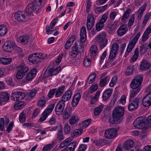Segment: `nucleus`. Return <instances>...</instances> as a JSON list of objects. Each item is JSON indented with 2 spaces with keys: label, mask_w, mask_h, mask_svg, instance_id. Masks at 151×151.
I'll return each instance as SVG.
<instances>
[{
  "label": "nucleus",
  "mask_w": 151,
  "mask_h": 151,
  "mask_svg": "<svg viewBox=\"0 0 151 151\" xmlns=\"http://www.w3.org/2000/svg\"><path fill=\"white\" fill-rule=\"evenodd\" d=\"M104 108V105L101 104L94 108V114L95 116L99 115L101 113Z\"/></svg>",
  "instance_id": "nucleus-37"
},
{
  "label": "nucleus",
  "mask_w": 151,
  "mask_h": 151,
  "mask_svg": "<svg viewBox=\"0 0 151 151\" xmlns=\"http://www.w3.org/2000/svg\"><path fill=\"white\" fill-rule=\"evenodd\" d=\"M29 38V36L27 35H23L19 37V41L22 44H27Z\"/></svg>",
  "instance_id": "nucleus-32"
},
{
  "label": "nucleus",
  "mask_w": 151,
  "mask_h": 151,
  "mask_svg": "<svg viewBox=\"0 0 151 151\" xmlns=\"http://www.w3.org/2000/svg\"><path fill=\"white\" fill-rule=\"evenodd\" d=\"M29 70V68L28 67L22 64H20L16 75V78L18 79L22 78Z\"/></svg>",
  "instance_id": "nucleus-5"
},
{
  "label": "nucleus",
  "mask_w": 151,
  "mask_h": 151,
  "mask_svg": "<svg viewBox=\"0 0 151 151\" xmlns=\"http://www.w3.org/2000/svg\"><path fill=\"white\" fill-rule=\"evenodd\" d=\"M91 119H88L85 120L81 123H80V127L82 129H85L89 125L91 122Z\"/></svg>",
  "instance_id": "nucleus-40"
},
{
  "label": "nucleus",
  "mask_w": 151,
  "mask_h": 151,
  "mask_svg": "<svg viewBox=\"0 0 151 151\" xmlns=\"http://www.w3.org/2000/svg\"><path fill=\"white\" fill-rule=\"evenodd\" d=\"M133 125L136 129H143L145 126L143 118L140 117L137 118L134 122Z\"/></svg>",
  "instance_id": "nucleus-14"
},
{
  "label": "nucleus",
  "mask_w": 151,
  "mask_h": 151,
  "mask_svg": "<svg viewBox=\"0 0 151 151\" xmlns=\"http://www.w3.org/2000/svg\"><path fill=\"white\" fill-rule=\"evenodd\" d=\"M96 40L99 43L101 49H102L106 46L107 43L105 33L102 32L99 34L97 35Z\"/></svg>",
  "instance_id": "nucleus-7"
},
{
  "label": "nucleus",
  "mask_w": 151,
  "mask_h": 151,
  "mask_svg": "<svg viewBox=\"0 0 151 151\" xmlns=\"http://www.w3.org/2000/svg\"><path fill=\"white\" fill-rule=\"evenodd\" d=\"M29 4L24 11H19L15 13V19L20 22H23L29 19V16L33 12L36 11L37 13L44 4L46 0H36Z\"/></svg>",
  "instance_id": "nucleus-1"
},
{
  "label": "nucleus",
  "mask_w": 151,
  "mask_h": 151,
  "mask_svg": "<svg viewBox=\"0 0 151 151\" xmlns=\"http://www.w3.org/2000/svg\"><path fill=\"white\" fill-rule=\"evenodd\" d=\"M25 96L24 93L20 92H13L12 93L11 97L13 98L12 100L17 101L22 100L24 99Z\"/></svg>",
  "instance_id": "nucleus-18"
},
{
  "label": "nucleus",
  "mask_w": 151,
  "mask_h": 151,
  "mask_svg": "<svg viewBox=\"0 0 151 151\" xmlns=\"http://www.w3.org/2000/svg\"><path fill=\"white\" fill-rule=\"evenodd\" d=\"M141 35V33L139 32L134 37L131 41H129L127 48V51L130 52L132 50Z\"/></svg>",
  "instance_id": "nucleus-9"
},
{
  "label": "nucleus",
  "mask_w": 151,
  "mask_h": 151,
  "mask_svg": "<svg viewBox=\"0 0 151 151\" xmlns=\"http://www.w3.org/2000/svg\"><path fill=\"white\" fill-rule=\"evenodd\" d=\"M117 78L115 76H114L109 84V86L111 87H113L116 84L117 82Z\"/></svg>",
  "instance_id": "nucleus-59"
},
{
  "label": "nucleus",
  "mask_w": 151,
  "mask_h": 151,
  "mask_svg": "<svg viewBox=\"0 0 151 151\" xmlns=\"http://www.w3.org/2000/svg\"><path fill=\"white\" fill-rule=\"evenodd\" d=\"M80 40L81 43H85L86 38V30L85 27H82L80 29Z\"/></svg>",
  "instance_id": "nucleus-26"
},
{
  "label": "nucleus",
  "mask_w": 151,
  "mask_h": 151,
  "mask_svg": "<svg viewBox=\"0 0 151 151\" xmlns=\"http://www.w3.org/2000/svg\"><path fill=\"white\" fill-rule=\"evenodd\" d=\"M65 106V103L60 101L56 105L55 110L56 114L59 116L62 114Z\"/></svg>",
  "instance_id": "nucleus-17"
},
{
  "label": "nucleus",
  "mask_w": 151,
  "mask_h": 151,
  "mask_svg": "<svg viewBox=\"0 0 151 151\" xmlns=\"http://www.w3.org/2000/svg\"><path fill=\"white\" fill-rule=\"evenodd\" d=\"M95 23V19L93 14H88L87 16L86 21L87 28L88 30H91L93 26Z\"/></svg>",
  "instance_id": "nucleus-13"
},
{
  "label": "nucleus",
  "mask_w": 151,
  "mask_h": 151,
  "mask_svg": "<svg viewBox=\"0 0 151 151\" xmlns=\"http://www.w3.org/2000/svg\"><path fill=\"white\" fill-rule=\"evenodd\" d=\"M108 15L106 13L104 14L99 22L96 25V29L97 31H99L104 27V23L106 21Z\"/></svg>",
  "instance_id": "nucleus-11"
},
{
  "label": "nucleus",
  "mask_w": 151,
  "mask_h": 151,
  "mask_svg": "<svg viewBox=\"0 0 151 151\" xmlns=\"http://www.w3.org/2000/svg\"><path fill=\"white\" fill-rule=\"evenodd\" d=\"M79 120L78 116L76 115H73L69 120V123L71 125H72L77 123Z\"/></svg>",
  "instance_id": "nucleus-43"
},
{
  "label": "nucleus",
  "mask_w": 151,
  "mask_h": 151,
  "mask_svg": "<svg viewBox=\"0 0 151 151\" xmlns=\"http://www.w3.org/2000/svg\"><path fill=\"white\" fill-rule=\"evenodd\" d=\"M7 31L6 26L4 24L0 25V36H3L6 35Z\"/></svg>",
  "instance_id": "nucleus-41"
},
{
  "label": "nucleus",
  "mask_w": 151,
  "mask_h": 151,
  "mask_svg": "<svg viewBox=\"0 0 151 151\" xmlns=\"http://www.w3.org/2000/svg\"><path fill=\"white\" fill-rule=\"evenodd\" d=\"M60 129L58 130L57 134V139L61 141L64 139V136L63 133V128L61 126H60Z\"/></svg>",
  "instance_id": "nucleus-35"
},
{
  "label": "nucleus",
  "mask_w": 151,
  "mask_h": 151,
  "mask_svg": "<svg viewBox=\"0 0 151 151\" xmlns=\"http://www.w3.org/2000/svg\"><path fill=\"white\" fill-rule=\"evenodd\" d=\"M119 47V45L118 43H115L113 45L109 55V58L106 63V65H108L111 66L115 65L116 64V61L112 63H111L112 61V60L116 57Z\"/></svg>",
  "instance_id": "nucleus-3"
},
{
  "label": "nucleus",
  "mask_w": 151,
  "mask_h": 151,
  "mask_svg": "<svg viewBox=\"0 0 151 151\" xmlns=\"http://www.w3.org/2000/svg\"><path fill=\"white\" fill-rule=\"evenodd\" d=\"M37 90L35 89H33L30 90L27 93V95L29 98V99H32L34 98L37 93Z\"/></svg>",
  "instance_id": "nucleus-45"
},
{
  "label": "nucleus",
  "mask_w": 151,
  "mask_h": 151,
  "mask_svg": "<svg viewBox=\"0 0 151 151\" xmlns=\"http://www.w3.org/2000/svg\"><path fill=\"white\" fill-rule=\"evenodd\" d=\"M133 90L131 91L130 95V100L131 98H133L140 91V90L135 89H132Z\"/></svg>",
  "instance_id": "nucleus-54"
},
{
  "label": "nucleus",
  "mask_w": 151,
  "mask_h": 151,
  "mask_svg": "<svg viewBox=\"0 0 151 151\" xmlns=\"http://www.w3.org/2000/svg\"><path fill=\"white\" fill-rule=\"evenodd\" d=\"M70 141V138L65 139L59 145V147L60 148H62L64 147L67 145Z\"/></svg>",
  "instance_id": "nucleus-52"
},
{
  "label": "nucleus",
  "mask_w": 151,
  "mask_h": 151,
  "mask_svg": "<svg viewBox=\"0 0 151 151\" xmlns=\"http://www.w3.org/2000/svg\"><path fill=\"white\" fill-rule=\"evenodd\" d=\"M98 84L92 85L89 88L90 91L91 93H92L96 91L98 88Z\"/></svg>",
  "instance_id": "nucleus-64"
},
{
  "label": "nucleus",
  "mask_w": 151,
  "mask_h": 151,
  "mask_svg": "<svg viewBox=\"0 0 151 151\" xmlns=\"http://www.w3.org/2000/svg\"><path fill=\"white\" fill-rule=\"evenodd\" d=\"M64 133L65 134H68L70 131V127L68 124H66L64 127Z\"/></svg>",
  "instance_id": "nucleus-57"
},
{
  "label": "nucleus",
  "mask_w": 151,
  "mask_h": 151,
  "mask_svg": "<svg viewBox=\"0 0 151 151\" xmlns=\"http://www.w3.org/2000/svg\"><path fill=\"white\" fill-rule=\"evenodd\" d=\"M127 97L125 95H122L118 101L122 105H124L126 102Z\"/></svg>",
  "instance_id": "nucleus-62"
},
{
  "label": "nucleus",
  "mask_w": 151,
  "mask_h": 151,
  "mask_svg": "<svg viewBox=\"0 0 151 151\" xmlns=\"http://www.w3.org/2000/svg\"><path fill=\"white\" fill-rule=\"evenodd\" d=\"M81 97V94L79 93H76L74 95L71 102V104L73 106H76L77 105Z\"/></svg>",
  "instance_id": "nucleus-24"
},
{
  "label": "nucleus",
  "mask_w": 151,
  "mask_h": 151,
  "mask_svg": "<svg viewBox=\"0 0 151 151\" xmlns=\"http://www.w3.org/2000/svg\"><path fill=\"white\" fill-rule=\"evenodd\" d=\"M150 64L147 60H143L140 66V70H146L148 69L150 67Z\"/></svg>",
  "instance_id": "nucleus-25"
},
{
  "label": "nucleus",
  "mask_w": 151,
  "mask_h": 151,
  "mask_svg": "<svg viewBox=\"0 0 151 151\" xmlns=\"http://www.w3.org/2000/svg\"><path fill=\"white\" fill-rule=\"evenodd\" d=\"M109 79L107 76L102 77L100 79L99 86L101 87H103L106 86L109 81Z\"/></svg>",
  "instance_id": "nucleus-28"
},
{
  "label": "nucleus",
  "mask_w": 151,
  "mask_h": 151,
  "mask_svg": "<svg viewBox=\"0 0 151 151\" xmlns=\"http://www.w3.org/2000/svg\"><path fill=\"white\" fill-rule=\"evenodd\" d=\"M139 54V51L138 47L134 51V54L131 58V60L133 62L135 61L137 59Z\"/></svg>",
  "instance_id": "nucleus-47"
},
{
  "label": "nucleus",
  "mask_w": 151,
  "mask_h": 151,
  "mask_svg": "<svg viewBox=\"0 0 151 151\" xmlns=\"http://www.w3.org/2000/svg\"><path fill=\"white\" fill-rule=\"evenodd\" d=\"M134 144V142L131 140H127L124 144V148L125 150L130 149L133 147Z\"/></svg>",
  "instance_id": "nucleus-31"
},
{
  "label": "nucleus",
  "mask_w": 151,
  "mask_h": 151,
  "mask_svg": "<svg viewBox=\"0 0 151 151\" xmlns=\"http://www.w3.org/2000/svg\"><path fill=\"white\" fill-rule=\"evenodd\" d=\"M96 76V74L95 73L90 75L88 78L87 81L89 84H91L93 82L95 79Z\"/></svg>",
  "instance_id": "nucleus-48"
},
{
  "label": "nucleus",
  "mask_w": 151,
  "mask_h": 151,
  "mask_svg": "<svg viewBox=\"0 0 151 151\" xmlns=\"http://www.w3.org/2000/svg\"><path fill=\"white\" fill-rule=\"evenodd\" d=\"M112 93L111 90L110 89L106 90L103 94V97L104 100H106L111 96Z\"/></svg>",
  "instance_id": "nucleus-44"
},
{
  "label": "nucleus",
  "mask_w": 151,
  "mask_h": 151,
  "mask_svg": "<svg viewBox=\"0 0 151 151\" xmlns=\"http://www.w3.org/2000/svg\"><path fill=\"white\" fill-rule=\"evenodd\" d=\"M54 147L53 144H49L45 146L42 150V151H47L52 149Z\"/></svg>",
  "instance_id": "nucleus-51"
},
{
  "label": "nucleus",
  "mask_w": 151,
  "mask_h": 151,
  "mask_svg": "<svg viewBox=\"0 0 151 151\" xmlns=\"http://www.w3.org/2000/svg\"><path fill=\"white\" fill-rule=\"evenodd\" d=\"M37 52L35 53L30 55L28 57V59L29 62L31 63L36 64L41 62L40 58L37 55Z\"/></svg>",
  "instance_id": "nucleus-20"
},
{
  "label": "nucleus",
  "mask_w": 151,
  "mask_h": 151,
  "mask_svg": "<svg viewBox=\"0 0 151 151\" xmlns=\"http://www.w3.org/2000/svg\"><path fill=\"white\" fill-rule=\"evenodd\" d=\"M97 47L96 45H94L91 47L89 53L91 56V58H94L97 55Z\"/></svg>",
  "instance_id": "nucleus-29"
},
{
  "label": "nucleus",
  "mask_w": 151,
  "mask_h": 151,
  "mask_svg": "<svg viewBox=\"0 0 151 151\" xmlns=\"http://www.w3.org/2000/svg\"><path fill=\"white\" fill-rule=\"evenodd\" d=\"M72 95V89L70 88L63 94L60 101L65 103L70 99Z\"/></svg>",
  "instance_id": "nucleus-16"
},
{
  "label": "nucleus",
  "mask_w": 151,
  "mask_h": 151,
  "mask_svg": "<svg viewBox=\"0 0 151 151\" xmlns=\"http://www.w3.org/2000/svg\"><path fill=\"white\" fill-rule=\"evenodd\" d=\"M124 113V110L122 107L116 108L113 111L112 119H110V122L113 124H116L122 122Z\"/></svg>",
  "instance_id": "nucleus-2"
},
{
  "label": "nucleus",
  "mask_w": 151,
  "mask_h": 151,
  "mask_svg": "<svg viewBox=\"0 0 151 151\" xmlns=\"http://www.w3.org/2000/svg\"><path fill=\"white\" fill-rule=\"evenodd\" d=\"M5 120L4 118H0V129L1 131H3L4 128Z\"/></svg>",
  "instance_id": "nucleus-61"
},
{
  "label": "nucleus",
  "mask_w": 151,
  "mask_h": 151,
  "mask_svg": "<svg viewBox=\"0 0 151 151\" xmlns=\"http://www.w3.org/2000/svg\"><path fill=\"white\" fill-rule=\"evenodd\" d=\"M83 131L82 129H77L75 130L73 132L74 136H76L81 134L83 132Z\"/></svg>",
  "instance_id": "nucleus-63"
},
{
  "label": "nucleus",
  "mask_w": 151,
  "mask_h": 151,
  "mask_svg": "<svg viewBox=\"0 0 151 151\" xmlns=\"http://www.w3.org/2000/svg\"><path fill=\"white\" fill-rule=\"evenodd\" d=\"M142 104L145 107H148L151 105V91L148 92L143 98Z\"/></svg>",
  "instance_id": "nucleus-15"
},
{
  "label": "nucleus",
  "mask_w": 151,
  "mask_h": 151,
  "mask_svg": "<svg viewBox=\"0 0 151 151\" xmlns=\"http://www.w3.org/2000/svg\"><path fill=\"white\" fill-rule=\"evenodd\" d=\"M0 60L2 64L7 65L12 61V59L11 58H1Z\"/></svg>",
  "instance_id": "nucleus-56"
},
{
  "label": "nucleus",
  "mask_w": 151,
  "mask_h": 151,
  "mask_svg": "<svg viewBox=\"0 0 151 151\" xmlns=\"http://www.w3.org/2000/svg\"><path fill=\"white\" fill-rule=\"evenodd\" d=\"M91 61L90 59L87 56L84 57L83 65L86 67L90 66L91 65Z\"/></svg>",
  "instance_id": "nucleus-49"
},
{
  "label": "nucleus",
  "mask_w": 151,
  "mask_h": 151,
  "mask_svg": "<svg viewBox=\"0 0 151 151\" xmlns=\"http://www.w3.org/2000/svg\"><path fill=\"white\" fill-rule=\"evenodd\" d=\"M25 105V103L24 101H21L15 104L14 108L15 109L18 110L21 109Z\"/></svg>",
  "instance_id": "nucleus-46"
},
{
  "label": "nucleus",
  "mask_w": 151,
  "mask_h": 151,
  "mask_svg": "<svg viewBox=\"0 0 151 151\" xmlns=\"http://www.w3.org/2000/svg\"><path fill=\"white\" fill-rule=\"evenodd\" d=\"M147 6V4L145 3L137 11L138 14L137 19L138 21H139L142 19L144 12L146 9Z\"/></svg>",
  "instance_id": "nucleus-22"
},
{
  "label": "nucleus",
  "mask_w": 151,
  "mask_h": 151,
  "mask_svg": "<svg viewBox=\"0 0 151 151\" xmlns=\"http://www.w3.org/2000/svg\"><path fill=\"white\" fill-rule=\"evenodd\" d=\"M55 106V104H52L49 105L43 112V114H45L47 116H48L53 110Z\"/></svg>",
  "instance_id": "nucleus-39"
},
{
  "label": "nucleus",
  "mask_w": 151,
  "mask_h": 151,
  "mask_svg": "<svg viewBox=\"0 0 151 151\" xmlns=\"http://www.w3.org/2000/svg\"><path fill=\"white\" fill-rule=\"evenodd\" d=\"M139 99L138 98H135L133 100L130 102L128 104V108L129 111H132L137 108L139 105Z\"/></svg>",
  "instance_id": "nucleus-19"
},
{
  "label": "nucleus",
  "mask_w": 151,
  "mask_h": 151,
  "mask_svg": "<svg viewBox=\"0 0 151 151\" xmlns=\"http://www.w3.org/2000/svg\"><path fill=\"white\" fill-rule=\"evenodd\" d=\"M83 45L82 43L78 42L75 43L74 45L72 47V50L69 52V56L71 58H74L77 56L79 50L82 49Z\"/></svg>",
  "instance_id": "nucleus-6"
},
{
  "label": "nucleus",
  "mask_w": 151,
  "mask_h": 151,
  "mask_svg": "<svg viewBox=\"0 0 151 151\" xmlns=\"http://www.w3.org/2000/svg\"><path fill=\"white\" fill-rule=\"evenodd\" d=\"M0 99L1 101H6L9 99L8 94L6 92H3L0 94Z\"/></svg>",
  "instance_id": "nucleus-42"
},
{
  "label": "nucleus",
  "mask_w": 151,
  "mask_h": 151,
  "mask_svg": "<svg viewBox=\"0 0 151 151\" xmlns=\"http://www.w3.org/2000/svg\"><path fill=\"white\" fill-rule=\"evenodd\" d=\"M117 132L114 128H111L106 129L104 133V136L106 138L109 139H112L115 137L117 135Z\"/></svg>",
  "instance_id": "nucleus-12"
},
{
  "label": "nucleus",
  "mask_w": 151,
  "mask_h": 151,
  "mask_svg": "<svg viewBox=\"0 0 151 151\" xmlns=\"http://www.w3.org/2000/svg\"><path fill=\"white\" fill-rule=\"evenodd\" d=\"M75 38V35L72 36L68 40L65 46V48L66 49H68L70 47L74 41Z\"/></svg>",
  "instance_id": "nucleus-33"
},
{
  "label": "nucleus",
  "mask_w": 151,
  "mask_h": 151,
  "mask_svg": "<svg viewBox=\"0 0 151 151\" xmlns=\"http://www.w3.org/2000/svg\"><path fill=\"white\" fill-rule=\"evenodd\" d=\"M65 86L63 85L59 88H55V96L56 98L60 97L63 95L65 89Z\"/></svg>",
  "instance_id": "nucleus-23"
},
{
  "label": "nucleus",
  "mask_w": 151,
  "mask_h": 151,
  "mask_svg": "<svg viewBox=\"0 0 151 151\" xmlns=\"http://www.w3.org/2000/svg\"><path fill=\"white\" fill-rule=\"evenodd\" d=\"M134 15L132 14V15L131 18L129 19L127 24L128 27H131L133 25L134 22Z\"/></svg>",
  "instance_id": "nucleus-60"
},
{
  "label": "nucleus",
  "mask_w": 151,
  "mask_h": 151,
  "mask_svg": "<svg viewBox=\"0 0 151 151\" xmlns=\"http://www.w3.org/2000/svg\"><path fill=\"white\" fill-rule=\"evenodd\" d=\"M61 68L60 67H58L56 68H47L44 74V77L46 78L50 76H55L58 74L60 69Z\"/></svg>",
  "instance_id": "nucleus-8"
},
{
  "label": "nucleus",
  "mask_w": 151,
  "mask_h": 151,
  "mask_svg": "<svg viewBox=\"0 0 151 151\" xmlns=\"http://www.w3.org/2000/svg\"><path fill=\"white\" fill-rule=\"evenodd\" d=\"M47 101V100L45 96H42L38 100L37 105L39 107H44Z\"/></svg>",
  "instance_id": "nucleus-30"
},
{
  "label": "nucleus",
  "mask_w": 151,
  "mask_h": 151,
  "mask_svg": "<svg viewBox=\"0 0 151 151\" xmlns=\"http://www.w3.org/2000/svg\"><path fill=\"white\" fill-rule=\"evenodd\" d=\"M6 82V84L10 86L11 87H13L14 84L13 82V80L12 78L11 77H7L5 78Z\"/></svg>",
  "instance_id": "nucleus-55"
},
{
  "label": "nucleus",
  "mask_w": 151,
  "mask_h": 151,
  "mask_svg": "<svg viewBox=\"0 0 151 151\" xmlns=\"http://www.w3.org/2000/svg\"><path fill=\"white\" fill-rule=\"evenodd\" d=\"M15 43L12 41L5 42L2 45L3 50L6 52H10L14 50Z\"/></svg>",
  "instance_id": "nucleus-10"
},
{
  "label": "nucleus",
  "mask_w": 151,
  "mask_h": 151,
  "mask_svg": "<svg viewBox=\"0 0 151 151\" xmlns=\"http://www.w3.org/2000/svg\"><path fill=\"white\" fill-rule=\"evenodd\" d=\"M143 77L142 75H138L135 76L132 81L130 86L132 89L141 90V84L143 80Z\"/></svg>",
  "instance_id": "nucleus-4"
},
{
  "label": "nucleus",
  "mask_w": 151,
  "mask_h": 151,
  "mask_svg": "<svg viewBox=\"0 0 151 151\" xmlns=\"http://www.w3.org/2000/svg\"><path fill=\"white\" fill-rule=\"evenodd\" d=\"M133 67H128L125 73L126 76H128L131 75L132 73L133 72Z\"/></svg>",
  "instance_id": "nucleus-58"
},
{
  "label": "nucleus",
  "mask_w": 151,
  "mask_h": 151,
  "mask_svg": "<svg viewBox=\"0 0 151 151\" xmlns=\"http://www.w3.org/2000/svg\"><path fill=\"white\" fill-rule=\"evenodd\" d=\"M37 72V70L34 68L31 70L27 73L25 77L26 80L27 81H31L35 76Z\"/></svg>",
  "instance_id": "nucleus-21"
},
{
  "label": "nucleus",
  "mask_w": 151,
  "mask_h": 151,
  "mask_svg": "<svg viewBox=\"0 0 151 151\" xmlns=\"http://www.w3.org/2000/svg\"><path fill=\"white\" fill-rule=\"evenodd\" d=\"M151 16V13L148 12L146 13L144 16L143 20L142 23V26L145 27L148 21Z\"/></svg>",
  "instance_id": "nucleus-34"
},
{
  "label": "nucleus",
  "mask_w": 151,
  "mask_h": 151,
  "mask_svg": "<svg viewBox=\"0 0 151 151\" xmlns=\"http://www.w3.org/2000/svg\"><path fill=\"white\" fill-rule=\"evenodd\" d=\"M76 142H71L68 144V146L69 147H66L65 149L66 151H73L76 148Z\"/></svg>",
  "instance_id": "nucleus-38"
},
{
  "label": "nucleus",
  "mask_w": 151,
  "mask_h": 151,
  "mask_svg": "<svg viewBox=\"0 0 151 151\" xmlns=\"http://www.w3.org/2000/svg\"><path fill=\"white\" fill-rule=\"evenodd\" d=\"M108 5L106 4L103 6L97 7L95 9V12L97 14H100L103 12L107 8Z\"/></svg>",
  "instance_id": "nucleus-50"
},
{
  "label": "nucleus",
  "mask_w": 151,
  "mask_h": 151,
  "mask_svg": "<svg viewBox=\"0 0 151 151\" xmlns=\"http://www.w3.org/2000/svg\"><path fill=\"white\" fill-rule=\"evenodd\" d=\"M128 29L127 26L123 25L120 27L117 31V34L118 36H121L124 35L127 31Z\"/></svg>",
  "instance_id": "nucleus-27"
},
{
  "label": "nucleus",
  "mask_w": 151,
  "mask_h": 151,
  "mask_svg": "<svg viewBox=\"0 0 151 151\" xmlns=\"http://www.w3.org/2000/svg\"><path fill=\"white\" fill-rule=\"evenodd\" d=\"M26 120V115L23 112L21 113L19 115V120L21 123L25 122Z\"/></svg>",
  "instance_id": "nucleus-53"
},
{
  "label": "nucleus",
  "mask_w": 151,
  "mask_h": 151,
  "mask_svg": "<svg viewBox=\"0 0 151 151\" xmlns=\"http://www.w3.org/2000/svg\"><path fill=\"white\" fill-rule=\"evenodd\" d=\"M131 11V9L130 8H128L123 14L122 17V20L124 23H126V20L129 16V14L130 13Z\"/></svg>",
  "instance_id": "nucleus-36"
}]
</instances>
